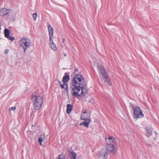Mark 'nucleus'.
<instances>
[{
  "label": "nucleus",
  "mask_w": 159,
  "mask_h": 159,
  "mask_svg": "<svg viewBox=\"0 0 159 159\" xmlns=\"http://www.w3.org/2000/svg\"><path fill=\"white\" fill-rule=\"evenodd\" d=\"M73 87L71 90L73 91L71 94L76 97H84L87 93V89L85 88L86 85L84 77L80 71L79 74H76L72 82Z\"/></svg>",
  "instance_id": "obj_1"
},
{
  "label": "nucleus",
  "mask_w": 159,
  "mask_h": 159,
  "mask_svg": "<svg viewBox=\"0 0 159 159\" xmlns=\"http://www.w3.org/2000/svg\"><path fill=\"white\" fill-rule=\"evenodd\" d=\"M31 100L34 101V108L35 110H39L41 107L43 102V98L41 96H37L33 94L31 95Z\"/></svg>",
  "instance_id": "obj_2"
},
{
  "label": "nucleus",
  "mask_w": 159,
  "mask_h": 159,
  "mask_svg": "<svg viewBox=\"0 0 159 159\" xmlns=\"http://www.w3.org/2000/svg\"><path fill=\"white\" fill-rule=\"evenodd\" d=\"M133 110L134 117L136 119L144 117L143 111L139 107L136 106L134 107Z\"/></svg>",
  "instance_id": "obj_3"
},
{
  "label": "nucleus",
  "mask_w": 159,
  "mask_h": 159,
  "mask_svg": "<svg viewBox=\"0 0 159 159\" xmlns=\"http://www.w3.org/2000/svg\"><path fill=\"white\" fill-rule=\"evenodd\" d=\"M97 157L101 159H106L108 157L107 151L106 148L102 149L97 154Z\"/></svg>",
  "instance_id": "obj_4"
},
{
  "label": "nucleus",
  "mask_w": 159,
  "mask_h": 159,
  "mask_svg": "<svg viewBox=\"0 0 159 159\" xmlns=\"http://www.w3.org/2000/svg\"><path fill=\"white\" fill-rule=\"evenodd\" d=\"M98 68L99 69L100 72L101 74V76L100 75V77H105L107 78V76H108V74L106 71L105 68L102 65H98L97 66Z\"/></svg>",
  "instance_id": "obj_5"
},
{
  "label": "nucleus",
  "mask_w": 159,
  "mask_h": 159,
  "mask_svg": "<svg viewBox=\"0 0 159 159\" xmlns=\"http://www.w3.org/2000/svg\"><path fill=\"white\" fill-rule=\"evenodd\" d=\"M107 151L112 152L113 153H116L117 150L118 148L114 146L115 144H107Z\"/></svg>",
  "instance_id": "obj_6"
},
{
  "label": "nucleus",
  "mask_w": 159,
  "mask_h": 159,
  "mask_svg": "<svg viewBox=\"0 0 159 159\" xmlns=\"http://www.w3.org/2000/svg\"><path fill=\"white\" fill-rule=\"evenodd\" d=\"M101 80L106 86H111L112 85V83L110 80V79L109 76H107V78H106L105 77H101Z\"/></svg>",
  "instance_id": "obj_7"
},
{
  "label": "nucleus",
  "mask_w": 159,
  "mask_h": 159,
  "mask_svg": "<svg viewBox=\"0 0 159 159\" xmlns=\"http://www.w3.org/2000/svg\"><path fill=\"white\" fill-rule=\"evenodd\" d=\"M10 10L3 8L0 9V15L2 16H6L8 17L10 14Z\"/></svg>",
  "instance_id": "obj_8"
},
{
  "label": "nucleus",
  "mask_w": 159,
  "mask_h": 159,
  "mask_svg": "<svg viewBox=\"0 0 159 159\" xmlns=\"http://www.w3.org/2000/svg\"><path fill=\"white\" fill-rule=\"evenodd\" d=\"M107 144H115L116 143V139L113 137H109L108 138L105 139Z\"/></svg>",
  "instance_id": "obj_9"
},
{
  "label": "nucleus",
  "mask_w": 159,
  "mask_h": 159,
  "mask_svg": "<svg viewBox=\"0 0 159 159\" xmlns=\"http://www.w3.org/2000/svg\"><path fill=\"white\" fill-rule=\"evenodd\" d=\"M145 130L147 132L146 135L148 138H149L152 135L153 132L152 128L146 126L145 128Z\"/></svg>",
  "instance_id": "obj_10"
},
{
  "label": "nucleus",
  "mask_w": 159,
  "mask_h": 159,
  "mask_svg": "<svg viewBox=\"0 0 159 159\" xmlns=\"http://www.w3.org/2000/svg\"><path fill=\"white\" fill-rule=\"evenodd\" d=\"M20 43L21 47H28L30 44V43L27 41L26 39H24L21 40Z\"/></svg>",
  "instance_id": "obj_11"
},
{
  "label": "nucleus",
  "mask_w": 159,
  "mask_h": 159,
  "mask_svg": "<svg viewBox=\"0 0 159 159\" xmlns=\"http://www.w3.org/2000/svg\"><path fill=\"white\" fill-rule=\"evenodd\" d=\"M69 72H65L63 77L62 81L63 83L67 82L70 79Z\"/></svg>",
  "instance_id": "obj_12"
},
{
  "label": "nucleus",
  "mask_w": 159,
  "mask_h": 159,
  "mask_svg": "<svg viewBox=\"0 0 159 159\" xmlns=\"http://www.w3.org/2000/svg\"><path fill=\"white\" fill-rule=\"evenodd\" d=\"M91 121L90 119L86 118V119L84 120L83 122H82L80 124V125H83L85 127L88 128L89 127V124Z\"/></svg>",
  "instance_id": "obj_13"
},
{
  "label": "nucleus",
  "mask_w": 159,
  "mask_h": 159,
  "mask_svg": "<svg viewBox=\"0 0 159 159\" xmlns=\"http://www.w3.org/2000/svg\"><path fill=\"white\" fill-rule=\"evenodd\" d=\"M73 109V106L70 104H68L67 105L66 112L67 114H70Z\"/></svg>",
  "instance_id": "obj_14"
},
{
  "label": "nucleus",
  "mask_w": 159,
  "mask_h": 159,
  "mask_svg": "<svg viewBox=\"0 0 159 159\" xmlns=\"http://www.w3.org/2000/svg\"><path fill=\"white\" fill-rule=\"evenodd\" d=\"M47 26L48 30L49 35H52V34H53V28L49 24H48Z\"/></svg>",
  "instance_id": "obj_15"
},
{
  "label": "nucleus",
  "mask_w": 159,
  "mask_h": 159,
  "mask_svg": "<svg viewBox=\"0 0 159 159\" xmlns=\"http://www.w3.org/2000/svg\"><path fill=\"white\" fill-rule=\"evenodd\" d=\"M70 159H76V154L74 152H70Z\"/></svg>",
  "instance_id": "obj_16"
},
{
  "label": "nucleus",
  "mask_w": 159,
  "mask_h": 159,
  "mask_svg": "<svg viewBox=\"0 0 159 159\" xmlns=\"http://www.w3.org/2000/svg\"><path fill=\"white\" fill-rule=\"evenodd\" d=\"M4 33L5 36L6 38H7L9 36L10 31L7 29H5Z\"/></svg>",
  "instance_id": "obj_17"
},
{
  "label": "nucleus",
  "mask_w": 159,
  "mask_h": 159,
  "mask_svg": "<svg viewBox=\"0 0 159 159\" xmlns=\"http://www.w3.org/2000/svg\"><path fill=\"white\" fill-rule=\"evenodd\" d=\"M50 46L51 48L54 51H55L57 50V47L53 41H52V43H50Z\"/></svg>",
  "instance_id": "obj_18"
},
{
  "label": "nucleus",
  "mask_w": 159,
  "mask_h": 159,
  "mask_svg": "<svg viewBox=\"0 0 159 159\" xmlns=\"http://www.w3.org/2000/svg\"><path fill=\"white\" fill-rule=\"evenodd\" d=\"M57 159H66L65 156L63 154L59 155Z\"/></svg>",
  "instance_id": "obj_19"
},
{
  "label": "nucleus",
  "mask_w": 159,
  "mask_h": 159,
  "mask_svg": "<svg viewBox=\"0 0 159 159\" xmlns=\"http://www.w3.org/2000/svg\"><path fill=\"white\" fill-rule=\"evenodd\" d=\"M42 136H43L42 135H41L40 137L38 138V142H42L44 138L43 137H42Z\"/></svg>",
  "instance_id": "obj_20"
},
{
  "label": "nucleus",
  "mask_w": 159,
  "mask_h": 159,
  "mask_svg": "<svg viewBox=\"0 0 159 159\" xmlns=\"http://www.w3.org/2000/svg\"><path fill=\"white\" fill-rule=\"evenodd\" d=\"M37 14L36 12L34 13L33 14V19L34 20H35L37 17Z\"/></svg>",
  "instance_id": "obj_21"
},
{
  "label": "nucleus",
  "mask_w": 159,
  "mask_h": 159,
  "mask_svg": "<svg viewBox=\"0 0 159 159\" xmlns=\"http://www.w3.org/2000/svg\"><path fill=\"white\" fill-rule=\"evenodd\" d=\"M49 41H50V43H52V41H53V39L52 38V37H53V34H52V35H49Z\"/></svg>",
  "instance_id": "obj_22"
},
{
  "label": "nucleus",
  "mask_w": 159,
  "mask_h": 159,
  "mask_svg": "<svg viewBox=\"0 0 159 159\" xmlns=\"http://www.w3.org/2000/svg\"><path fill=\"white\" fill-rule=\"evenodd\" d=\"M7 38L8 39L10 40L11 41H13L15 39V38L13 37H11L10 36Z\"/></svg>",
  "instance_id": "obj_23"
},
{
  "label": "nucleus",
  "mask_w": 159,
  "mask_h": 159,
  "mask_svg": "<svg viewBox=\"0 0 159 159\" xmlns=\"http://www.w3.org/2000/svg\"><path fill=\"white\" fill-rule=\"evenodd\" d=\"M16 107H12L10 108H9V110L10 111H11L12 110H15L16 109Z\"/></svg>",
  "instance_id": "obj_24"
},
{
  "label": "nucleus",
  "mask_w": 159,
  "mask_h": 159,
  "mask_svg": "<svg viewBox=\"0 0 159 159\" xmlns=\"http://www.w3.org/2000/svg\"><path fill=\"white\" fill-rule=\"evenodd\" d=\"M65 83H63V84H60V85L61 88L62 89H64L65 87Z\"/></svg>",
  "instance_id": "obj_25"
},
{
  "label": "nucleus",
  "mask_w": 159,
  "mask_h": 159,
  "mask_svg": "<svg viewBox=\"0 0 159 159\" xmlns=\"http://www.w3.org/2000/svg\"><path fill=\"white\" fill-rule=\"evenodd\" d=\"M146 145L147 147H150V148H152V145L151 144H149V143H146Z\"/></svg>",
  "instance_id": "obj_26"
},
{
  "label": "nucleus",
  "mask_w": 159,
  "mask_h": 159,
  "mask_svg": "<svg viewBox=\"0 0 159 159\" xmlns=\"http://www.w3.org/2000/svg\"><path fill=\"white\" fill-rule=\"evenodd\" d=\"M24 49V54H25V52L26 50V49H27V47H22Z\"/></svg>",
  "instance_id": "obj_27"
},
{
  "label": "nucleus",
  "mask_w": 159,
  "mask_h": 159,
  "mask_svg": "<svg viewBox=\"0 0 159 159\" xmlns=\"http://www.w3.org/2000/svg\"><path fill=\"white\" fill-rule=\"evenodd\" d=\"M75 69H74L75 73V72L76 71H79L77 67H76L75 66Z\"/></svg>",
  "instance_id": "obj_28"
},
{
  "label": "nucleus",
  "mask_w": 159,
  "mask_h": 159,
  "mask_svg": "<svg viewBox=\"0 0 159 159\" xmlns=\"http://www.w3.org/2000/svg\"><path fill=\"white\" fill-rule=\"evenodd\" d=\"M86 118H85L84 116H82V115H81V119L82 120H85L86 119Z\"/></svg>",
  "instance_id": "obj_29"
},
{
  "label": "nucleus",
  "mask_w": 159,
  "mask_h": 159,
  "mask_svg": "<svg viewBox=\"0 0 159 159\" xmlns=\"http://www.w3.org/2000/svg\"><path fill=\"white\" fill-rule=\"evenodd\" d=\"M129 106L130 107H133V109L134 107H135L134 106V105L131 102L130 103Z\"/></svg>",
  "instance_id": "obj_30"
},
{
  "label": "nucleus",
  "mask_w": 159,
  "mask_h": 159,
  "mask_svg": "<svg viewBox=\"0 0 159 159\" xmlns=\"http://www.w3.org/2000/svg\"><path fill=\"white\" fill-rule=\"evenodd\" d=\"M67 82L65 83V86H66V88H68V83H66Z\"/></svg>",
  "instance_id": "obj_31"
},
{
  "label": "nucleus",
  "mask_w": 159,
  "mask_h": 159,
  "mask_svg": "<svg viewBox=\"0 0 159 159\" xmlns=\"http://www.w3.org/2000/svg\"><path fill=\"white\" fill-rule=\"evenodd\" d=\"M9 52V50L7 49H6L5 51L4 52L7 54Z\"/></svg>",
  "instance_id": "obj_32"
},
{
  "label": "nucleus",
  "mask_w": 159,
  "mask_h": 159,
  "mask_svg": "<svg viewBox=\"0 0 159 159\" xmlns=\"http://www.w3.org/2000/svg\"><path fill=\"white\" fill-rule=\"evenodd\" d=\"M64 89H65V90L66 91H67L68 90V88H66V87H65V88H64Z\"/></svg>",
  "instance_id": "obj_33"
},
{
  "label": "nucleus",
  "mask_w": 159,
  "mask_h": 159,
  "mask_svg": "<svg viewBox=\"0 0 159 159\" xmlns=\"http://www.w3.org/2000/svg\"><path fill=\"white\" fill-rule=\"evenodd\" d=\"M154 133L155 134H156V135H157V133L156 131H154Z\"/></svg>",
  "instance_id": "obj_34"
},
{
  "label": "nucleus",
  "mask_w": 159,
  "mask_h": 159,
  "mask_svg": "<svg viewBox=\"0 0 159 159\" xmlns=\"http://www.w3.org/2000/svg\"><path fill=\"white\" fill-rule=\"evenodd\" d=\"M39 144L40 145H42V142H39Z\"/></svg>",
  "instance_id": "obj_35"
},
{
  "label": "nucleus",
  "mask_w": 159,
  "mask_h": 159,
  "mask_svg": "<svg viewBox=\"0 0 159 159\" xmlns=\"http://www.w3.org/2000/svg\"><path fill=\"white\" fill-rule=\"evenodd\" d=\"M58 83L60 84H60H61V82L59 80H58Z\"/></svg>",
  "instance_id": "obj_36"
},
{
  "label": "nucleus",
  "mask_w": 159,
  "mask_h": 159,
  "mask_svg": "<svg viewBox=\"0 0 159 159\" xmlns=\"http://www.w3.org/2000/svg\"><path fill=\"white\" fill-rule=\"evenodd\" d=\"M65 40V39H63V41L62 42L63 43H64V41Z\"/></svg>",
  "instance_id": "obj_37"
},
{
  "label": "nucleus",
  "mask_w": 159,
  "mask_h": 159,
  "mask_svg": "<svg viewBox=\"0 0 159 159\" xmlns=\"http://www.w3.org/2000/svg\"><path fill=\"white\" fill-rule=\"evenodd\" d=\"M64 56H65V57H66V53H64Z\"/></svg>",
  "instance_id": "obj_38"
},
{
  "label": "nucleus",
  "mask_w": 159,
  "mask_h": 159,
  "mask_svg": "<svg viewBox=\"0 0 159 159\" xmlns=\"http://www.w3.org/2000/svg\"><path fill=\"white\" fill-rule=\"evenodd\" d=\"M66 91L67 92V94H68V93H69L68 90L67 91Z\"/></svg>",
  "instance_id": "obj_39"
},
{
  "label": "nucleus",
  "mask_w": 159,
  "mask_h": 159,
  "mask_svg": "<svg viewBox=\"0 0 159 159\" xmlns=\"http://www.w3.org/2000/svg\"><path fill=\"white\" fill-rule=\"evenodd\" d=\"M67 96L68 97H69L68 94H67Z\"/></svg>",
  "instance_id": "obj_40"
},
{
  "label": "nucleus",
  "mask_w": 159,
  "mask_h": 159,
  "mask_svg": "<svg viewBox=\"0 0 159 159\" xmlns=\"http://www.w3.org/2000/svg\"><path fill=\"white\" fill-rule=\"evenodd\" d=\"M83 113H86V111H84Z\"/></svg>",
  "instance_id": "obj_41"
},
{
  "label": "nucleus",
  "mask_w": 159,
  "mask_h": 159,
  "mask_svg": "<svg viewBox=\"0 0 159 159\" xmlns=\"http://www.w3.org/2000/svg\"><path fill=\"white\" fill-rule=\"evenodd\" d=\"M154 139L155 140L156 139V138L155 137L154 138Z\"/></svg>",
  "instance_id": "obj_42"
}]
</instances>
